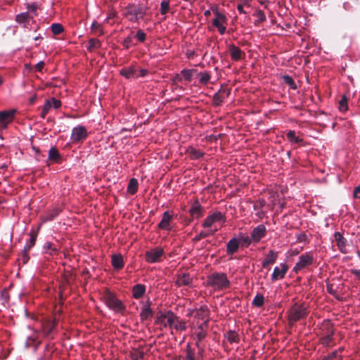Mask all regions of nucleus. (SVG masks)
I'll list each match as a JSON object with an SVG mask.
<instances>
[{
	"instance_id": "nucleus-1",
	"label": "nucleus",
	"mask_w": 360,
	"mask_h": 360,
	"mask_svg": "<svg viewBox=\"0 0 360 360\" xmlns=\"http://www.w3.org/2000/svg\"><path fill=\"white\" fill-rule=\"evenodd\" d=\"M288 321L290 326L302 319L307 318L309 311L307 305L304 303H295L288 311Z\"/></svg>"
},
{
	"instance_id": "nucleus-2",
	"label": "nucleus",
	"mask_w": 360,
	"mask_h": 360,
	"mask_svg": "<svg viewBox=\"0 0 360 360\" xmlns=\"http://www.w3.org/2000/svg\"><path fill=\"white\" fill-rule=\"evenodd\" d=\"M207 284L217 291L227 289L231 285L226 274L218 272H214L207 276Z\"/></svg>"
},
{
	"instance_id": "nucleus-3",
	"label": "nucleus",
	"mask_w": 360,
	"mask_h": 360,
	"mask_svg": "<svg viewBox=\"0 0 360 360\" xmlns=\"http://www.w3.org/2000/svg\"><path fill=\"white\" fill-rule=\"evenodd\" d=\"M105 302L108 307L117 313L122 312L125 307L121 300H118L112 293L107 292L105 295Z\"/></svg>"
},
{
	"instance_id": "nucleus-4",
	"label": "nucleus",
	"mask_w": 360,
	"mask_h": 360,
	"mask_svg": "<svg viewBox=\"0 0 360 360\" xmlns=\"http://www.w3.org/2000/svg\"><path fill=\"white\" fill-rule=\"evenodd\" d=\"M313 262L314 257L312 253L306 252L299 257V259L293 268V271L297 274L301 270L311 266Z\"/></svg>"
},
{
	"instance_id": "nucleus-5",
	"label": "nucleus",
	"mask_w": 360,
	"mask_h": 360,
	"mask_svg": "<svg viewBox=\"0 0 360 360\" xmlns=\"http://www.w3.org/2000/svg\"><path fill=\"white\" fill-rule=\"evenodd\" d=\"M167 323L169 328H174L177 331L182 332L187 329L186 321L181 319L174 313L169 314Z\"/></svg>"
},
{
	"instance_id": "nucleus-6",
	"label": "nucleus",
	"mask_w": 360,
	"mask_h": 360,
	"mask_svg": "<svg viewBox=\"0 0 360 360\" xmlns=\"http://www.w3.org/2000/svg\"><path fill=\"white\" fill-rule=\"evenodd\" d=\"M164 252L162 248L157 247L146 252L145 259L148 263L159 262H160Z\"/></svg>"
},
{
	"instance_id": "nucleus-7",
	"label": "nucleus",
	"mask_w": 360,
	"mask_h": 360,
	"mask_svg": "<svg viewBox=\"0 0 360 360\" xmlns=\"http://www.w3.org/2000/svg\"><path fill=\"white\" fill-rule=\"evenodd\" d=\"M88 132L86 129L81 125L75 127L72 129L71 134V139L74 143H78L83 141L87 137Z\"/></svg>"
},
{
	"instance_id": "nucleus-8",
	"label": "nucleus",
	"mask_w": 360,
	"mask_h": 360,
	"mask_svg": "<svg viewBox=\"0 0 360 360\" xmlns=\"http://www.w3.org/2000/svg\"><path fill=\"white\" fill-rule=\"evenodd\" d=\"M230 93V89L221 86L220 89L213 96V105L220 106L224 103V100L229 97Z\"/></svg>"
},
{
	"instance_id": "nucleus-9",
	"label": "nucleus",
	"mask_w": 360,
	"mask_h": 360,
	"mask_svg": "<svg viewBox=\"0 0 360 360\" xmlns=\"http://www.w3.org/2000/svg\"><path fill=\"white\" fill-rule=\"evenodd\" d=\"M224 220L225 217L221 212H215L205 219L202 226L203 228H210L214 223Z\"/></svg>"
},
{
	"instance_id": "nucleus-10",
	"label": "nucleus",
	"mask_w": 360,
	"mask_h": 360,
	"mask_svg": "<svg viewBox=\"0 0 360 360\" xmlns=\"http://www.w3.org/2000/svg\"><path fill=\"white\" fill-rule=\"evenodd\" d=\"M266 234V229L264 225L259 224L255 227L251 232V238L254 243H258Z\"/></svg>"
},
{
	"instance_id": "nucleus-11",
	"label": "nucleus",
	"mask_w": 360,
	"mask_h": 360,
	"mask_svg": "<svg viewBox=\"0 0 360 360\" xmlns=\"http://www.w3.org/2000/svg\"><path fill=\"white\" fill-rule=\"evenodd\" d=\"M204 208L200 204L198 199L192 203L191 207L189 210V213L193 219H200L203 216Z\"/></svg>"
},
{
	"instance_id": "nucleus-12",
	"label": "nucleus",
	"mask_w": 360,
	"mask_h": 360,
	"mask_svg": "<svg viewBox=\"0 0 360 360\" xmlns=\"http://www.w3.org/2000/svg\"><path fill=\"white\" fill-rule=\"evenodd\" d=\"M228 50L230 53L231 58L234 61L242 60L245 57V53L234 44H230Z\"/></svg>"
},
{
	"instance_id": "nucleus-13",
	"label": "nucleus",
	"mask_w": 360,
	"mask_h": 360,
	"mask_svg": "<svg viewBox=\"0 0 360 360\" xmlns=\"http://www.w3.org/2000/svg\"><path fill=\"white\" fill-rule=\"evenodd\" d=\"M334 238L339 250L343 254H347V240L338 231L334 233Z\"/></svg>"
},
{
	"instance_id": "nucleus-14",
	"label": "nucleus",
	"mask_w": 360,
	"mask_h": 360,
	"mask_svg": "<svg viewBox=\"0 0 360 360\" xmlns=\"http://www.w3.org/2000/svg\"><path fill=\"white\" fill-rule=\"evenodd\" d=\"M335 328L329 320H324L320 328V335L333 337Z\"/></svg>"
},
{
	"instance_id": "nucleus-15",
	"label": "nucleus",
	"mask_w": 360,
	"mask_h": 360,
	"mask_svg": "<svg viewBox=\"0 0 360 360\" xmlns=\"http://www.w3.org/2000/svg\"><path fill=\"white\" fill-rule=\"evenodd\" d=\"M281 268H280L278 266H276L274 268L273 274L271 275V280L273 281H276L282 279L285 277V276L288 271V266L285 264H281Z\"/></svg>"
},
{
	"instance_id": "nucleus-16",
	"label": "nucleus",
	"mask_w": 360,
	"mask_h": 360,
	"mask_svg": "<svg viewBox=\"0 0 360 360\" xmlns=\"http://www.w3.org/2000/svg\"><path fill=\"white\" fill-rule=\"evenodd\" d=\"M15 112V110H11L9 111H1L0 127H6L8 123L11 122L13 120Z\"/></svg>"
},
{
	"instance_id": "nucleus-17",
	"label": "nucleus",
	"mask_w": 360,
	"mask_h": 360,
	"mask_svg": "<svg viewBox=\"0 0 360 360\" xmlns=\"http://www.w3.org/2000/svg\"><path fill=\"white\" fill-rule=\"evenodd\" d=\"M151 302L148 300L141 308L140 317L141 321H147L153 316V311L150 307Z\"/></svg>"
},
{
	"instance_id": "nucleus-18",
	"label": "nucleus",
	"mask_w": 360,
	"mask_h": 360,
	"mask_svg": "<svg viewBox=\"0 0 360 360\" xmlns=\"http://www.w3.org/2000/svg\"><path fill=\"white\" fill-rule=\"evenodd\" d=\"M172 217V215L169 211L165 212L162 214V218L158 224V228L162 230H170V222Z\"/></svg>"
},
{
	"instance_id": "nucleus-19",
	"label": "nucleus",
	"mask_w": 360,
	"mask_h": 360,
	"mask_svg": "<svg viewBox=\"0 0 360 360\" xmlns=\"http://www.w3.org/2000/svg\"><path fill=\"white\" fill-rule=\"evenodd\" d=\"M239 249V240L236 238H231L226 244V254L233 255L236 253Z\"/></svg>"
},
{
	"instance_id": "nucleus-20",
	"label": "nucleus",
	"mask_w": 360,
	"mask_h": 360,
	"mask_svg": "<svg viewBox=\"0 0 360 360\" xmlns=\"http://www.w3.org/2000/svg\"><path fill=\"white\" fill-rule=\"evenodd\" d=\"M173 313L172 311H167L165 312L160 311L155 319V324L163 326L164 328L169 327L167 323L169 314Z\"/></svg>"
},
{
	"instance_id": "nucleus-21",
	"label": "nucleus",
	"mask_w": 360,
	"mask_h": 360,
	"mask_svg": "<svg viewBox=\"0 0 360 360\" xmlns=\"http://www.w3.org/2000/svg\"><path fill=\"white\" fill-rule=\"evenodd\" d=\"M193 279L189 274L184 273L179 274L176 281V284L178 286L190 285L192 283Z\"/></svg>"
},
{
	"instance_id": "nucleus-22",
	"label": "nucleus",
	"mask_w": 360,
	"mask_h": 360,
	"mask_svg": "<svg viewBox=\"0 0 360 360\" xmlns=\"http://www.w3.org/2000/svg\"><path fill=\"white\" fill-rule=\"evenodd\" d=\"M212 12L216 15V18L212 21V25L218 27L220 25H221V22H226V17L224 15L219 13L218 8L217 6H212L211 8Z\"/></svg>"
},
{
	"instance_id": "nucleus-23",
	"label": "nucleus",
	"mask_w": 360,
	"mask_h": 360,
	"mask_svg": "<svg viewBox=\"0 0 360 360\" xmlns=\"http://www.w3.org/2000/svg\"><path fill=\"white\" fill-rule=\"evenodd\" d=\"M277 257L278 253L271 250L266 255L264 260L262 262V267L267 268L269 265L274 264Z\"/></svg>"
},
{
	"instance_id": "nucleus-24",
	"label": "nucleus",
	"mask_w": 360,
	"mask_h": 360,
	"mask_svg": "<svg viewBox=\"0 0 360 360\" xmlns=\"http://www.w3.org/2000/svg\"><path fill=\"white\" fill-rule=\"evenodd\" d=\"M146 286L143 284H136L132 288V295L135 299L141 298L146 292Z\"/></svg>"
},
{
	"instance_id": "nucleus-25",
	"label": "nucleus",
	"mask_w": 360,
	"mask_h": 360,
	"mask_svg": "<svg viewBox=\"0 0 360 360\" xmlns=\"http://www.w3.org/2000/svg\"><path fill=\"white\" fill-rule=\"evenodd\" d=\"M61 160L62 158L58 150L55 148H51L49 151V162H50V163H60Z\"/></svg>"
},
{
	"instance_id": "nucleus-26",
	"label": "nucleus",
	"mask_w": 360,
	"mask_h": 360,
	"mask_svg": "<svg viewBox=\"0 0 360 360\" xmlns=\"http://www.w3.org/2000/svg\"><path fill=\"white\" fill-rule=\"evenodd\" d=\"M121 75L127 79L137 77L136 70L134 66L124 68L120 70Z\"/></svg>"
},
{
	"instance_id": "nucleus-27",
	"label": "nucleus",
	"mask_w": 360,
	"mask_h": 360,
	"mask_svg": "<svg viewBox=\"0 0 360 360\" xmlns=\"http://www.w3.org/2000/svg\"><path fill=\"white\" fill-rule=\"evenodd\" d=\"M33 18V15L30 14L28 12L22 13L16 15L15 20L20 23L26 26L29 23L30 20Z\"/></svg>"
},
{
	"instance_id": "nucleus-28",
	"label": "nucleus",
	"mask_w": 360,
	"mask_h": 360,
	"mask_svg": "<svg viewBox=\"0 0 360 360\" xmlns=\"http://www.w3.org/2000/svg\"><path fill=\"white\" fill-rule=\"evenodd\" d=\"M112 266L115 269H121L124 266V260L121 255H113L112 256Z\"/></svg>"
},
{
	"instance_id": "nucleus-29",
	"label": "nucleus",
	"mask_w": 360,
	"mask_h": 360,
	"mask_svg": "<svg viewBox=\"0 0 360 360\" xmlns=\"http://www.w3.org/2000/svg\"><path fill=\"white\" fill-rule=\"evenodd\" d=\"M210 316V310L207 306H201L196 311L195 316L201 320L208 319Z\"/></svg>"
},
{
	"instance_id": "nucleus-30",
	"label": "nucleus",
	"mask_w": 360,
	"mask_h": 360,
	"mask_svg": "<svg viewBox=\"0 0 360 360\" xmlns=\"http://www.w3.org/2000/svg\"><path fill=\"white\" fill-rule=\"evenodd\" d=\"M187 153L189 155V157L192 160H198L201 158H202L205 155V153L199 150H196L194 148L191 147L188 149Z\"/></svg>"
},
{
	"instance_id": "nucleus-31",
	"label": "nucleus",
	"mask_w": 360,
	"mask_h": 360,
	"mask_svg": "<svg viewBox=\"0 0 360 360\" xmlns=\"http://www.w3.org/2000/svg\"><path fill=\"white\" fill-rule=\"evenodd\" d=\"M287 139L292 143H302L303 139L296 136V132L293 130H290L286 134Z\"/></svg>"
},
{
	"instance_id": "nucleus-32",
	"label": "nucleus",
	"mask_w": 360,
	"mask_h": 360,
	"mask_svg": "<svg viewBox=\"0 0 360 360\" xmlns=\"http://www.w3.org/2000/svg\"><path fill=\"white\" fill-rule=\"evenodd\" d=\"M138 186L137 179L135 178L131 179L127 186V192L131 195L135 194L137 192Z\"/></svg>"
},
{
	"instance_id": "nucleus-33",
	"label": "nucleus",
	"mask_w": 360,
	"mask_h": 360,
	"mask_svg": "<svg viewBox=\"0 0 360 360\" xmlns=\"http://www.w3.org/2000/svg\"><path fill=\"white\" fill-rule=\"evenodd\" d=\"M225 336L230 343H238L240 342L239 335L235 330L228 331Z\"/></svg>"
},
{
	"instance_id": "nucleus-34",
	"label": "nucleus",
	"mask_w": 360,
	"mask_h": 360,
	"mask_svg": "<svg viewBox=\"0 0 360 360\" xmlns=\"http://www.w3.org/2000/svg\"><path fill=\"white\" fill-rule=\"evenodd\" d=\"M217 231V229L201 231L199 234L196 235L193 240L194 241H199L205 238L214 235Z\"/></svg>"
},
{
	"instance_id": "nucleus-35",
	"label": "nucleus",
	"mask_w": 360,
	"mask_h": 360,
	"mask_svg": "<svg viewBox=\"0 0 360 360\" xmlns=\"http://www.w3.org/2000/svg\"><path fill=\"white\" fill-rule=\"evenodd\" d=\"M338 286L333 283L326 281V290L327 292L331 295L337 297L338 296Z\"/></svg>"
},
{
	"instance_id": "nucleus-36",
	"label": "nucleus",
	"mask_w": 360,
	"mask_h": 360,
	"mask_svg": "<svg viewBox=\"0 0 360 360\" xmlns=\"http://www.w3.org/2000/svg\"><path fill=\"white\" fill-rule=\"evenodd\" d=\"M91 34H96L98 37L101 36L103 34V31L101 28V24L94 22L91 23Z\"/></svg>"
},
{
	"instance_id": "nucleus-37",
	"label": "nucleus",
	"mask_w": 360,
	"mask_h": 360,
	"mask_svg": "<svg viewBox=\"0 0 360 360\" xmlns=\"http://www.w3.org/2000/svg\"><path fill=\"white\" fill-rule=\"evenodd\" d=\"M185 360H195V350L191 347L189 343L186 345Z\"/></svg>"
},
{
	"instance_id": "nucleus-38",
	"label": "nucleus",
	"mask_w": 360,
	"mask_h": 360,
	"mask_svg": "<svg viewBox=\"0 0 360 360\" xmlns=\"http://www.w3.org/2000/svg\"><path fill=\"white\" fill-rule=\"evenodd\" d=\"M257 17V20L255 21V25H259L260 23L266 20V16L263 11L257 10L254 14Z\"/></svg>"
},
{
	"instance_id": "nucleus-39",
	"label": "nucleus",
	"mask_w": 360,
	"mask_h": 360,
	"mask_svg": "<svg viewBox=\"0 0 360 360\" xmlns=\"http://www.w3.org/2000/svg\"><path fill=\"white\" fill-rule=\"evenodd\" d=\"M282 79H283V82H285V84L288 85L292 89L295 90L297 89V86L294 79L290 75H283L282 77Z\"/></svg>"
},
{
	"instance_id": "nucleus-40",
	"label": "nucleus",
	"mask_w": 360,
	"mask_h": 360,
	"mask_svg": "<svg viewBox=\"0 0 360 360\" xmlns=\"http://www.w3.org/2000/svg\"><path fill=\"white\" fill-rule=\"evenodd\" d=\"M264 297L262 294H257L252 300V304L257 307H261L264 305Z\"/></svg>"
},
{
	"instance_id": "nucleus-41",
	"label": "nucleus",
	"mask_w": 360,
	"mask_h": 360,
	"mask_svg": "<svg viewBox=\"0 0 360 360\" xmlns=\"http://www.w3.org/2000/svg\"><path fill=\"white\" fill-rule=\"evenodd\" d=\"M134 38V32H131L130 34L123 40L122 45L127 49H129L132 45Z\"/></svg>"
},
{
	"instance_id": "nucleus-42",
	"label": "nucleus",
	"mask_w": 360,
	"mask_h": 360,
	"mask_svg": "<svg viewBox=\"0 0 360 360\" xmlns=\"http://www.w3.org/2000/svg\"><path fill=\"white\" fill-rule=\"evenodd\" d=\"M348 98L345 95H343L339 101V109L342 112H345L348 110Z\"/></svg>"
},
{
	"instance_id": "nucleus-43",
	"label": "nucleus",
	"mask_w": 360,
	"mask_h": 360,
	"mask_svg": "<svg viewBox=\"0 0 360 360\" xmlns=\"http://www.w3.org/2000/svg\"><path fill=\"white\" fill-rule=\"evenodd\" d=\"M198 76L200 77V82L203 85L207 84L211 77L208 72H200Z\"/></svg>"
},
{
	"instance_id": "nucleus-44",
	"label": "nucleus",
	"mask_w": 360,
	"mask_h": 360,
	"mask_svg": "<svg viewBox=\"0 0 360 360\" xmlns=\"http://www.w3.org/2000/svg\"><path fill=\"white\" fill-rule=\"evenodd\" d=\"M134 37L137 39L140 43H144L146 40V34L143 30H138L136 33L134 34Z\"/></svg>"
},
{
	"instance_id": "nucleus-45",
	"label": "nucleus",
	"mask_w": 360,
	"mask_h": 360,
	"mask_svg": "<svg viewBox=\"0 0 360 360\" xmlns=\"http://www.w3.org/2000/svg\"><path fill=\"white\" fill-rule=\"evenodd\" d=\"M195 70L184 69L181 72V75L183 76L185 80L190 82L192 79L193 72Z\"/></svg>"
},
{
	"instance_id": "nucleus-46",
	"label": "nucleus",
	"mask_w": 360,
	"mask_h": 360,
	"mask_svg": "<svg viewBox=\"0 0 360 360\" xmlns=\"http://www.w3.org/2000/svg\"><path fill=\"white\" fill-rule=\"evenodd\" d=\"M195 334L196 339H198V340H203L207 335L206 330L202 329V327H198Z\"/></svg>"
},
{
	"instance_id": "nucleus-47",
	"label": "nucleus",
	"mask_w": 360,
	"mask_h": 360,
	"mask_svg": "<svg viewBox=\"0 0 360 360\" xmlns=\"http://www.w3.org/2000/svg\"><path fill=\"white\" fill-rule=\"evenodd\" d=\"M51 30L53 34L58 35L63 32V27L60 23H53L51 26Z\"/></svg>"
},
{
	"instance_id": "nucleus-48",
	"label": "nucleus",
	"mask_w": 360,
	"mask_h": 360,
	"mask_svg": "<svg viewBox=\"0 0 360 360\" xmlns=\"http://www.w3.org/2000/svg\"><path fill=\"white\" fill-rule=\"evenodd\" d=\"M169 10V0H163L160 4V13L162 15H165L168 13Z\"/></svg>"
},
{
	"instance_id": "nucleus-49",
	"label": "nucleus",
	"mask_w": 360,
	"mask_h": 360,
	"mask_svg": "<svg viewBox=\"0 0 360 360\" xmlns=\"http://www.w3.org/2000/svg\"><path fill=\"white\" fill-rule=\"evenodd\" d=\"M60 210L59 208H54L49 213H48L45 217V221H49L54 219L56 216L60 213Z\"/></svg>"
},
{
	"instance_id": "nucleus-50",
	"label": "nucleus",
	"mask_w": 360,
	"mask_h": 360,
	"mask_svg": "<svg viewBox=\"0 0 360 360\" xmlns=\"http://www.w3.org/2000/svg\"><path fill=\"white\" fill-rule=\"evenodd\" d=\"M54 328V323L52 322L46 323L43 326V331L46 335H49Z\"/></svg>"
},
{
	"instance_id": "nucleus-51",
	"label": "nucleus",
	"mask_w": 360,
	"mask_h": 360,
	"mask_svg": "<svg viewBox=\"0 0 360 360\" xmlns=\"http://www.w3.org/2000/svg\"><path fill=\"white\" fill-rule=\"evenodd\" d=\"M51 108V103L50 100H46L44 105V107H43V109H42V111L41 113V116L43 118H44Z\"/></svg>"
},
{
	"instance_id": "nucleus-52",
	"label": "nucleus",
	"mask_w": 360,
	"mask_h": 360,
	"mask_svg": "<svg viewBox=\"0 0 360 360\" xmlns=\"http://www.w3.org/2000/svg\"><path fill=\"white\" fill-rule=\"evenodd\" d=\"M333 340V337L321 335L319 342L324 346H329L330 343Z\"/></svg>"
},
{
	"instance_id": "nucleus-53",
	"label": "nucleus",
	"mask_w": 360,
	"mask_h": 360,
	"mask_svg": "<svg viewBox=\"0 0 360 360\" xmlns=\"http://www.w3.org/2000/svg\"><path fill=\"white\" fill-rule=\"evenodd\" d=\"M37 8H38V6L36 4H32L31 5L27 4V8L28 11L27 12L30 14H31L32 15H33V17H34V15H37L36 11H37Z\"/></svg>"
},
{
	"instance_id": "nucleus-54",
	"label": "nucleus",
	"mask_w": 360,
	"mask_h": 360,
	"mask_svg": "<svg viewBox=\"0 0 360 360\" xmlns=\"http://www.w3.org/2000/svg\"><path fill=\"white\" fill-rule=\"evenodd\" d=\"M36 241V237L32 235L30 238V243H27L24 248V250L27 252L32 246L34 245Z\"/></svg>"
},
{
	"instance_id": "nucleus-55",
	"label": "nucleus",
	"mask_w": 360,
	"mask_h": 360,
	"mask_svg": "<svg viewBox=\"0 0 360 360\" xmlns=\"http://www.w3.org/2000/svg\"><path fill=\"white\" fill-rule=\"evenodd\" d=\"M130 13L133 14L134 15V18H131V20L136 21L138 20V18H139L138 15L139 14H141V9L140 8H133L131 9Z\"/></svg>"
},
{
	"instance_id": "nucleus-56",
	"label": "nucleus",
	"mask_w": 360,
	"mask_h": 360,
	"mask_svg": "<svg viewBox=\"0 0 360 360\" xmlns=\"http://www.w3.org/2000/svg\"><path fill=\"white\" fill-rule=\"evenodd\" d=\"M239 238H240V240L241 242L244 243L246 245H249L252 242H253L251 238V236H240Z\"/></svg>"
},
{
	"instance_id": "nucleus-57",
	"label": "nucleus",
	"mask_w": 360,
	"mask_h": 360,
	"mask_svg": "<svg viewBox=\"0 0 360 360\" xmlns=\"http://www.w3.org/2000/svg\"><path fill=\"white\" fill-rule=\"evenodd\" d=\"M265 205V201L264 200H260L258 202H255L253 205V208L255 210H259L262 209Z\"/></svg>"
},
{
	"instance_id": "nucleus-58",
	"label": "nucleus",
	"mask_w": 360,
	"mask_h": 360,
	"mask_svg": "<svg viewBox=\"0 0 360 360\" xmlns=\"http://www.w3.org/2000/svg\"><path fill=\"white\" fill-rule=\"evenodd\" d=\"M50 101L51 103V107H53L56 109L58 108L61 105V102L54 98L50 100Z\"/></svg>"
},
{
	"instance_id": "nucleus-59",
	"label": "nucleus",
	"mask_w": 360,
	"mask_h": 360,
	"mask_svg": "<svg viewBox=\"0 0 360 360\" xmlns=\"http://www.w3.org/2000/svg\"><path fill=\"white\" fill-rule=\"evenodd\" d=\"M101 46V41L98 39L91 38V49L98 48Z\"/></svg>"
},
{
	"instance_id": "nucleus-60",
	"label": "nucleus",
	"mask_w": 360,
	"mask_h": 360,
	"mask_svg": "<svg viewBox=\"0 0 360 360\" xmlns=\"http://www.w3.org/2000/svg\"><path fill=\"white\" fill-rule=\"evenodd\" d=\"M307 236L304 233H301L297 236V240L299 242H304L307 240Z\"/></svg>"
},
{
	"instance_id": "nucleus-61",
	"label": "nucleus",
	"mask_w": 360,
	"mask_h": 360,
	"mask_svg": "<svg viewBox=\"0 0 360 360\" xmlns=\"http://www.w3.org/2000/svg\"><path fill=\"white\" fill-rule=\"evenodd\" d=\"M353 196L355 198L360 199V185H359L358 186H356L354 188V193H353Z\"/></svg>"
},
{
	"instance_id": "nucleus-62",
	"label": "nucleus",
	"mask_w": 360,
	"mask_h": 360,
	"mask_svg": "<svg viewBox=\"0 0 360 360\" xmlns=\"http://www.w3.org/2000/svg\"><path fill=\"white\" fill-rule=\"evenodd\" d=\"M202 340H198V339H196L195 345L199 349V354H202L204 351L203 347L202 346Z\"/></svg>"
},
{
	"instance_id": "nucleus-63",
	"label": "nucleus",
	"mask_w": 360,
	"mask_h": 360,
	"mask_svg": "<svg viewBox=\"0 0 360 360\" xmlns=\"http://www.w3.org/2000/svg\"><path fill=\"white\" fill-rule=\"evenodd\" d=\"M148 71L147 70L141 69L139 71V74L137 75V77H143L146 76L148 75Z\"/></svg>"
},
{
	"instance_id": "nucleus-64",
	"label": "nucleus",
	"mask_w": 360,
	"mask_h": 360,
	"mask_svg": "<svg viewBox=\"0 0 360 360\" xmlns=\"http://www.w3.org/2000/svg\"><path fill=\"white\" fill-rule=\"evenodd\" d=\"M182 78H183V77L181 76V75L177 74V75H176L174 77V78H173V80H172V81H173V82H174V83L180 82H181V81H182Z\"/></svg>"
}]
</instances>
